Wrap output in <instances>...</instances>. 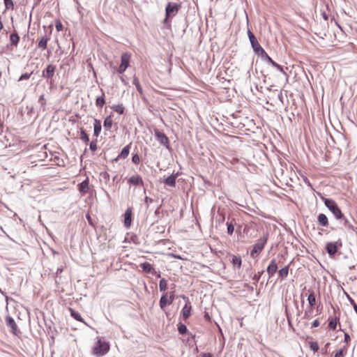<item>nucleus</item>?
I'll return each mask as SVG.
<instances>
[{
  "label": "nucleus",
  "instance_id": "obj_40",
  "mask_svg": "<svg viewBox=\"0 0 357 357\" xmlns=\"http://www.w3.org/2000/svg\"><path fill=\"white\" fill-rule=\"evenodd\" d=\"M310 347L314 352H317L319 349V344L317 342H311L310 343Z\"/></svg>",
  "mask_w": 357,
  "mask_h": 357
},
{
  "label": "nucleus",
  "instance_id": "obj_54",
  "mask_svg": "<svg viewBox=\"0 0 357 357\" xmlns=\"http://www.w3.org/2000/svg\"><path fill=\"white\" fill-rule=\"evenodd\" d=\"M319 326V321L318 319H315L313 322H312V326L313 327H318Z\"/></svg>",
  "mask_w": 357,
  "mask_h": 357
},
{
  "label": "nucleus",
  "instance_id": "obj_2",
  "mask_svg": "<svg viewBox=\"0 0 357 357\" xmlns=\"http://www.w3.org/2000/svg\"><path fill=\"white\" fill-rule=\"evenodd\" d=\"M109 350V343L99 339L93 348V354L96 356H102L105 355Z\"/></svg>",
  "mask_w": 357,
  "mask_h": 357
},
{
  "label": "nucleus",
  "instance_id": "obj_49",
  "mask_svg": "<svg viewBox=\"0 0 357 357\" xmlns=\"http://www.w3.org/2000/svg\"><path fill=\"white\" fill-rule=\"evenodd\" d=\"M285 314H286V316H287V319L288 323L290 325L291 324V318H290V316H289V312H288L287 306H285Z\"/></svg>",
  "mask_w": 357,
  "mask_h": 357
},
{
  "label": "nucleus",
  "instance_id": "obj_62",
  "mask_svg": "<svg viewBox=\"0 0 357 357\" xmlns=\"http://www.w3.org/2000/svg\"><path fill=\"white\" fill-rule=\"evenodd\" d=\"M205 317H206V319H209V318H210V317H209V315H208V313H206V314H205Z\"/></svg>",
  "mask_w": 357,
  "mask_h": 357
},
{
  "label": "nucleus",
  "instance_id": "obj_48",
  "mask_svg": "<svg viewBox=\"0 0 357 357\" xmlns=\"http://www.w3.org/2000/svg\"><path fill=\"white\" fill-rule=\"evenodd\" d=\"M153 199H151V198H150V197H145V198H144V202L146 203V207H147V208L149 207V204L150 203H152V202H153Z\"/></svg>",
  "mask_w": 357,
  "mask_h": 357
},
{
  "label": "nucleus",
  "instance_id": "obj_11",
  "mask_svg": "<svg viewBox=\"0 0 357 357\" xmlns=\"http://www.w3.org/2000/svg\"><path fill=\"white\" fill-rule=\"evenodd\" d=\"M269 278L273 277L278 271V263L275 259H273L266 268Z\"/></svg>",
  "mask_w": 357,
  "mask_h": 357
},
{
  "label": "nucleus",
  "instance_id": "obj_22",
  "mask_svg": "<svg viewBox=\"0 0 357 357\" xmlns=\"http://www.w3.org/2000/svg\"><path fill=\"white\" fill-rule=\"evenodd\" d=\"M49 40V38L47 36H43L40 38L38 41V47L41 48L42 50H45L47 48V44Z\"/></svg>",
  "mask_w": 357,
  "mask_h": 357
},
{
  "label": "nucleus",
  "instance_id": "obj_5",
  "mask_svg": "<svg viewBox=\"0 0 357 357\" xmlns=\"http://www.w3.org/2000/svg\"><path fill=\"white\" fill-rule=\"evenodd\" d=\"M130 60V54L128 52H124L121 54V64L119 67L117 68L116 71L119 74H122L126 71V70L129 66Z\"/></svg>",
  "mask_w": 357,
  "mask_h": 357
},
{
  "label": "nucleus",
  "instance_id": "obj_15",
  "mask_svg": "<svg viewBox=\"0 0 357 357\" xmlns=\"http://www.w3.org/2000/svg\"><path fill=\"white\" fill-rule=\"evenodd\" d=\"M6 325L10 328V331L13 333H16L17 331V327L15 324V320L10 316H7L6 317Z\"/></svg>",
  "mask_w": 357,
  "mask_h": 357
},
{
  "label": "nucleus",
  "instance_id": "obj_21",
  "mask_svg": "<svg viewBox=\"0 0 357 357\" xmlns=\"http://www.w3.org/2000/svg\"><path fill=\"white\" fill-rule=\"evenodd\" d=\"M20 41V36L17 32L13 33L10 35V45L17 47Z\"/></svg>",
  "mask_w": 357,
  "mask_h": 357
},
{
  "label": "nucleus",
  "instance_id": "obj_30",
  "mask_svg": "<svg viewBox=\"0 0 357 357\" xmlns=\"http://www.w3.org/2000/svg\"><path fill=\"white\" fill-rule=\"evenodd\" d=\"M112 124H113V120H112V117L110 116H107L104 120V123H103L104 126L105 128H107V129H110L112 126Z\"/></svg>",
  "mask_w": 357,
  "mask_h": 357
},
{
  "label": "nucleus",
  "instance_id": "obj_31",
  "mask_svg": "<svg viewBox=\"0 0 357 357\" xmlns=\"http://www.w3.org/2000/svg\"><path fill=\"white\" fill-rule=\"evenodd\" d=\"M112 109L119 114H122L124 112V107L123 105H112Z\"/></svg>",
  "mask_w": 357,
  "mask_h": 357
},
{
  "label": "nucleus",
  "instance_id": "obj_4",
  "mask_svg": "<svg viewBox=\"0 0 357 357\" xmlns=\"http://www.w3.org/2000/svg\"><path fill=\"white\" fill-rule=\"evenodd\" d=\"M181 6L177 3L169 2L165 8V18L164 23H167L169 18L174 17L178 12Z\"/></svg>",
  "mask_w": 357,
  "mask_h": 357
},
{
  "label": "nucleus",
  "instance_id": "obj_36",
  "mask_svg": "<svg viewBox=\"0 0 357 357\" xmlns=\"http://www.w3.org/2000/svg\"><path fill=\"white\" fill-rule=\"evenodd\" d=\"M70 314L77 321L84 322L83 319L82 318L81 315L77 312L70 309Z\"/></svg>",
  "mask_w": 357,
  "mask_h": 357
},
{
  "label": "nucleus",
  "instance_id": "obj_60",
  "mask_svg": "<svg viewBox=\"0 0 357 357\" xmlns=\"http://www.w3.org/2000/svg\"><path fill=\"white\" fill-rule=\"evenodd\" d=\"M159 213V208H158L155 211V215H158Z\"/></svg>",
  "mask_w": 357,
  "mask_h": 357
},
{
  "label": "nucleus",
  "instance_id": "obj_14",
  "mask_svg": "<svg viewBox=\"0 0 357 357\" xmlns=\"http://www.w3.org/2000/svg\"><path fill=\"white\" fill-rule=\"evenodd\" d=\"M141 267L145 273H151L152 275H156L157 271L153 267V266L149 262H144L141 264Z\"/></svg>",
  "mask_w": 357,
  "mask_h": 357
},
{
  "label": "nucleus",
  "instance_id": "obj_47",
  "mask_svg": "<svg viewBox=\"0 0 357 357\" xmlns=\"http://www.w3.org/2000/svg\"><path fill=\"white\" fill-rule=\"evenodd\" d=\"M273 67H275L281 73H282L283 74L286 75V73L284 71L283 68H282V66H280L278 63H275V65H274Z\"/></svg>",
  "mask_w": 357,
  "mask_h": 357
},
{
  "label": "nucleus",
  "instance_id": "obj_63",
  "mask_svg": "<svg viewBox=\"0 0 357 357\" xmlns=\"http://www.w3.org/2000/svg\"><path fill=\"white\" fill-rule=\"evenodd\" d=\"M324 17L325 20H327V17H326V15H324Z\"/></svg>",
  "mask_w": 357,
  "mask_h": 357
},
{
  "label": "nucleus",
  "instance_id": "obj_7",
  "mask_svg": "<svg viewBox=\"0 0 357 357\" xmlns=\"http://www.w3.org/2000/svg\"><path fill=\"white\" fill-rule=\"evenodd\" d=\"M342 246L341 240H338L335 242H329L326 245V250L329 256L332 257L335 255L339 248Z\"/></svg>",
  "mask_w": 357,
  "mask_h": 357
},
{
  "label": "nucleus",
  "instance_id": "obj_17",
  "mask_svg": "<svg viewBox=\"0 0 357 357\" xmlns=\"http://www.w3.org/2000/svg\"><path fill=\"white\" fill-rule=\"evenodd\" d=\"M78 190L80 193L85 194L89 190V179L86 178L84 181L78 185Z\"/></svg>",
  "mask_w": 357,
  "mask_h": 357
},
{
  "label": "nucleus",
  "instance_id": "obj_38",
  "mask_svg": "<svg viewBox=\"0 0 357 357\" xmlns=\"http://www.w3.org/2000/svg\"><path fill=\"white\" fill-rule=\"evenodd\" d=\"M227 233L229 235H231L234 231V227L231 222H227Z\"/></svg>",
  "mask_w": 357,
  "mask_h": 357
},
{
  "label": "nucleus",
  "instance_id": "obj_64",
  "mask_svg": "<svg viewBox=\"0 0 357 357\" xmlns=\"http://www.w3.org/2000/svg\"><path fill=\"white\" fill-rule=\"evenodd\" d=\"M0 75H1V73H0Z\"/></svg>",
  "mask_w": 357,
  "mask_h": 357
},
{
  "label": "nucleus",
  "instance_id": "obj_57",
  "mask_svg": "<svg viewBox=\"0 0 357 357\" xmlns=\"http://www.w3.org/2000/svg\"><path fill=\"white\" fill-rule=\"evenodd\" d=\"M0 293L5 296L6 301H8V297L6 295L5 292L3 291L1 289H0Z\"/></svg>",
  "mask_w": 357,
  "mask_h": 357
},
{
  "label": "nucleus",
  "instance_id": "obj_1",
  "mask_svg": "<svg viewBox=\"0 0 357 357\" xmlns=\"http://www.w3.org/2000/svg\"><path fill=\"white\" fill-rule=\"evenodd\" d=\"M325 206L329 209V211L333 214L336 219L340 220L344 218V214L342 213L340 208L336 204V202L331 199L325 198L324 199Z\"/></svg>",
  "mask_w": 357,
  "mask_h": 357
},
{
  "label": "nucleus",
  "instance_id": "obj_19",
  "mask_svg": "<svg viewBox=\"0 0 357 357\" xmlns=\"http://www.w3.org/2000/svg\"><path fill=\"white\" fill-rule=\"evenodd\" d=\"M317 222L319 225L323 226V227H328L329 225L328 218L324 213H320L318 215Z\"/></svg>",
  "mask_w": 357,
  "mask_h": 357
},
{
  "label": "nucleus",
  "instance_id": "obj_58",
  "mask_svg": "<svg viewBox=\"0 0 357 357\" xmlns=\"http://www.w3.org/2000/svg\"><path fill=\"white\" fill-rule=\"evenodd\" d=\"M155 275L156 277H158V278H160V272H158V271H157V273H156V275Z\"/></svg>",
  "mask_w": 357,
  "mask_h": 357
},
{
  "label": "nucleus",
  "instance_id": "obj_25",
  "mask_svg": "<svg viewBox=\"0 0 357 357\" xmlns=\"http://www.w3.org/2000/svg\"><path fill=\"white\" fill-rule=\"evenodd\" d=\"M289 266H285L284 267L282 268L279 271L278 274H279V276L282 279H284V278H286L287 277L288 273H289Z\"/></svg>",
  "mask_w": 357,
  "mask_h": 357
},
{
  "label": "nucleus",
  "instance_id": "obj_20",
  "mask_svg": "<svg viewBox=\"0 0 357 357\" xmlns=\"http://www.w3.org/2000/svg\"><path fill=\"white\" fill-rule=\"evenodd\" d=\"M130 152V145H127L123 148L121 152L119 153L116 160L119 159H125L128 157Z\"/></svg>",
  "mask_w": 357,
  "mask_h": 357
},
{
  "label": "nucleus",
  "instance_id": "obj_35",
  "mask_svg": "<svg viewBox=\"0 0 357 357\" xmlns=\"http://www.w3.org/2000/svg\"><path fill=\"white\" fill-rule=\"evenodd\" d=\"M347 349V347L344 346L342 349L337 351L334 355V357H344L346 355L345 350Z\"/></svg>",
  "mask_w": 357,
  "mask_h": 357
},
{
  "label": "nucleus",
  "instance_id": "obj_8",
  "mask_svg": "<svg viewBox=\"0 0 357 357\" xmlns=\"http://www.w3.org/2000/svg\"><path fill=\"white\" fill-rule=\"evenodd\" d=\"M55 70V66L49 64L47 66L46 68L42 71V77L50 79V83L51 84L53 83L52 77L54 75Z\"/></svg>",
  "mask_w": 357,
  "mask_h": 357
},
{
  "label": "nucleus",
  "instance_id": "obj_13",
  "mask_svg": "<svg viewBox=\"0 0 357 357\" xmlns=\"http://www.w3.org/2000/svg\"><path fill=\"white\" fill-rule=\"evenodd\" d=\"M132 222V210L128 208L124 213V225L126 227H130Z\"/></svg>",
  "mask_w": 357,
  "mask_h": 357
},
{
  "label": "nucleus",
  "instance_id": "obj_34",
  "mask_svg": "<svg viewBox=\"0 0 357 357\" xmlns=\"http://www.w3.org/2000/svg\"><path fill=\"white\" fill-rule=\"evenodd\" d=\"M167 286V282L165 278H162L159 282V288L160 291H165Z\"/></svg>",
  "mask_w": 357,
  "mask_h": 357
},
{
  "label": "nucleus",
  "instance_id": "obj_56",
  "mask_svg": "<svg viewBox=\"0 0 357 357\" xmlns=\"http://www.w3.org/2000/svg\"><path fill=\"white\" fill-rule=\"evenodd\" d=\"M174 301V294H172L170 297H169V305L171 304Z\"/></svg>",
  "mask_w": 357,
  "mask_h": 357
},
{
  "label": "nucleus",
  "instance_id": "obj_39",
  "mask_svg": "<svg viewBox=\"0 0 357 357\" xmlns=\"http://www.w3.org/2000/svg\"><path fill=\"white\" fill-rule=\"evenodd\" d=\"M178 331L179 333L184 334L187 331V327H186V326L185 324H183L180 323L178 325Z\"/></svg>",
  "mask_w": 357,
  "mask_h": 357
},
{
  "label": "nucleus",
  "instance_id": "obj_29",
  "mask_svg": "<svg viewBox=\"0 0 357 357\" xmlns=\"http://www.w3.org/2000/svg\"><path fill=\"white\" fill-rule=\"evenodd\" d=\"M242 260L240 256L234 255L232 257V264L234 266H236L238 268H241Z\"/></svg>",
  "mask_w": 357,
  "mask_h": 357
},
{
  "label": "nucleus",
  "instance_id": "obj_37",
  "mask_svg": "<svg viewBox=\"0 0 357 357\" xmlns=\"http://www.w3.org/2000/svg\"><path fill=\"white\" fill-rule=\"evenodd\" d=\"M133 84H135V86H136L137 91L139 93L142 94V93H143L142 88L141 85L139 84V80L137 78L135 77L133 79Z\"/></svg>",
  "mask_w": 357,
  "mask_h": 357
},
{
  "label": "nucleus",
  "instance_id": "obj_3",
  "mask_svg": "<svg viewBox=\"0 0 357 357\" xmlns=\"http://www.w3.org/2000/svg\"><path fill=\"white\" fill-rule=\"evenodd\" d=\"M268 240V234H265L263 237L257 240V243L254 245L253 249L250 252V256L252 258L256 257L264 249Z\"/></svg>",
  "mask_w": 357,
  "mask_h": 357
},
{
  "label": "nucleus",
  "instance_id": "obj_45",
  "mask_svg": "<svg viewBox=\"0 0 357 357\" xmlns=\"http://www.w3.org/2000/svg\"><path fill=\"white\" fill-rule=\"evenodd\" d=\"M32 73H33L31 72V73H26L22 74V75L20 77V78H19L18 81H22V80H24V79H29V77H31V75H32Z\"/></svg>",
  "mask_w": 357,
  "mask_h": 357
},
{
  "label": "nucleus",
  "instance_id": "obj_41",
  "mask_svg": "<svg viewBox=\"0 0 357 357\" xmlns=\"http://www.w3.org/2000/svg\"><path fill=\"white\" fill-rule=\"evenodd\" d=\"M3 1H4V4H5L6 9H11V10L13 9L14 5H13V2L12 0H3Z\"/></svg>",
  "mask_w": 357,
  "mask_h": 357
},
{
  "label": "nucleus",
  "instance_id": "obj_10",
  "mask_svg": "<svg viewBox=\"0 0 357 357\" xmlns=\"http://www.w3.org/2000/svg\"><path fill=\"white\" fill-rule=\"evenodd\" d=\"M182 298L184 300L187 301L186 303L185 304V305L183 306V307L181 310V314L183 315V319H186L191 314L192 306H191V304H190L188 297L183 296Z\"/></svg>",
  "mask_w": 357,
  "mask_h": 357
},
{
  "label": "nucleus",
  "instance_id": "obj_44",
  "mask_svg": "<svg viewBox=\"0 0 357 357\" xmlns=\"http://www.w3.org/2000/svg\"><path fill=\"white\" fill-rule=\"evenodd\" d=\"M264 271L262 270L261 271L258 272L257 273L255 274L252 278V280L254 281H255V282H257L259 280V279H260L261 275L264 273Z\"/></svg>",
  "mask_w": 357,
  "mask_h": 357
},
{
  "label": "nucleus",
  "instance_id": "obj_61",
  "mask_svg": "<svg viewBox=\"0 0 357 357\" xmlns=\"http://www.w3.org/2000/svg\"><path fill=\"white\" fill-rule=\"evenodd\" d=\"M174 258H176V259H181V257L178 255H174Z\"/></svg>",
  "mask_w": 357,
  "mask_h": 357
},
{
  "label": "nucleus",
  "instance_id": "obj_18",
  "mask_svg": "<svg viewBox=\"0 0 357 357\" xmlns=\"http://www.w3.org/2000/svg\"><path fill=\"white\" fill-rule=\"evenodd\" d=\"M101 129H102L101 121L100 120L95 119L94 123H93V135H94V136L98 137L101 132Z\"/></svg>",
  "mask_w": 357,
  "mask_h": 357
},
{
  "label": "nucleus",
  "instance_id": "obj_33",
  "mask_svg": "<svg viewBox=\"0 0 357 357\" xmlns=\"http://www.w3.org/2000/svg\"><path fill=\"white\" fill-rule=\"evenodd\" d=\"M342 221H343V224L344 225L345 227H347V229H350V230H352V231H355L356 229V227H354L348 220L344 216V218H342L341 219Z\"/></svg>",
  "mask_w": 357,
  "mask_h": 357
},
{
  "label": "nucleus",
  "instance_id": "obj_6",
  "mask_svg": "<svg viewBox=\"0 0 357 357\" xmlns=\"http://www.w3.org/2000/svg\"><path fill=\"white\" fill-rule=\"evenodd\" d=\"M248 36L250 42V44L252 45V47L255 52L256 54H260L264 52V49L261 47L259 42L257 41L256 37L253 34V33L248 30Z\"/></svg>",
  "mask_w": 357,
  "mask_h": 357
},
{
  "label": "nucleus",
  "instance_id": "obj_23",
  "mask_svg": "<svg viewBox=\"0 0 357 357\" xmlns=\"http://www.w3.org/2000/svg\"><path fill=\"white\" fill-rule=\"evenodd\" d=\"M310 294L307 296V301L310 307H313L316 303V298L313 290L309 289Z\"/></svg>",
  "mask_w": 357,
  "mask_h": 357
},
{
  "label": "nucleus",
  "instance_id": "obj_50",
  "mask_svg": "<svg viewBox=\"0 0 357 357\" xmlns=\"http://www.w3.org/2000/svg\"><path fill=\"white\" fill-rule=\"evenodd\" d=\"M350 302H351V304L353 305V307H354L355 312L357 314V304L355 303V301L354 300H352L351 298H350Z\"/></svg>",
  "mask_w": 357,
  "mask_h": 357
},
{
  "label": "nucleus",
  "instance_id": "obj_46",
  "mask_svg": "<svg viewBox=\"0 0 357 357\" xmlns=\"http://www.w3.org/2000/svg\"><path fill=\"white\" fill-rule=\"evenodd\" d=\"M132 161L135 164H138L140 161L139 156L138 154H134L132 157Z\"/></svg>",
  "mask_w": 357,
  "mask_h": 357
},
{
  "label": "nucleus",
  "instance_id": "obj_16",
  "mask_svg": "<svg viewBox=\"0 0 357 357\" xmlns=\"http://www.w3.org/2000/svg\"><path fill=\"white\" fill-rule=\"evenodd\" d=\"M178 174L176 173V174H172L169 176H167L165 179V183L170 187H175L176 185V179L178 176Z\"/></svg>",
  "mask_w": 357,
  "mask_h": 357
},
{
  "label": "nucleus",
  "instance_id": "obj_43",
  "mask_svg": "<svg viewBox=\"0 0 357 357\" xmlns=\"http://www.w3.org/2000/svg\"><path fill=\"white\" fill-rule=\"evenodd\" d=\"M89 149L92 151H96L97 149V139H94V140H92L90 143V145H89Z\"/></svg>",
  "mask_w": 357,
  "mask_h": 357
},
{
  "label": "nucleus",
  "instance_id": "obj_28",
  "mask_svg": "<svg viewBox=\"0 0 357 357\" xmlns=\"http://www.w3.org/2000/svg\"><path fill=\"white\" fill-rule=\"evenodd\" d=\"M259 55H260L263 59H264L265 60H266L270 64H271L273 66L274 65H275V63L268 55V54L265 52V50H264V52L263 53H260L259 54Z\"/></svg>",
  "mask_w": 357,
  "mask_h": 357
},
{
  "label": "nucleus",
  "instance_id": "obj_27",
  "mask_svg": "<svg viewBox=\"0 0 357 357\" xmlns=\"http://www.w3.org/2000/svg\"><path fill=\"white\" fill-rule=\"evenodd\" d=\"M38 102L40 105V110L42 109L44 112L46 107V100L45 98L44 94H42L39 96Z\"/></svg>",
  "mask_w": 357,
  "mask_h": 357
},
{
  "label": "nucleus",
  "instance_id": "obj_55",
  "mask_svg": "<svg viewBox=\"0 0 357 357\" xmlns=\"http://www.w3.org/2000/svg\"><path fill=\"white\" fill-rule=\"evenodd\" d=\"M62 271H63V268H58L57 270H56V274L59 275V274L61 273Z\"/></svg>",
  "mask_w": 357,
  "mask_h": 357
},
{
  "label": "nucleus",
  "instance_id": "obj_9",
  "mask_svg": "<svg viewBox=\"0 0 357 357\" xmlns=\"http://www.w3.org/2000/svg\"><path fill=\"white\" fill-rule=\"evenodd\" d=\"M154 135L160 144L165 146L166 148H169V142L165 134L158 130H155Z\"/></svg>",
  "mask_w": 357,
  "mask_h": 357
},
{
  "label": "nucleus",
  "instance_id": "obj_32",
  "mask_svg": "<svg viewBox=\"0 0 357 357\" xmlns=\"http://www.w3.org/2000/svg\"><path fill=\"white\" fill-rule=\"evenodd\" d=\"M79 138H80L81 140H82L85 143H88L89 141V136H88L87 133L86 132V131L83 128L80 129V137H79Z\"/></svg>",
  "mask_w": 357,
  "mask_h": 357
},
{
  "label": "nucleus",
  "instance_id": "obj_26",
  "mask_svg": "<svg viewBox=\"0 0 357 357\" xmlns=\"http://www.w3.org/2000/svg\"><path fill=\"white\" fill-rule=\"evenodd\" d=\"M169 304V300L167 297V294H163L160 299V307L161 309H164L167 305Z\"/></svg>",
  "mask_w": 357,
  "mask_h": 357
},
{
  "label": "nucleus",
  "instance_id": "obj_52",
  "mask_svg": "<svg viewBox=\"0 0 357 357\" xmlns=\"http://www.w3.org/2000/svg\"><path fill=\"white\" fill-rule=\"evenodd\" d=\"M26 108L28 109V114L31 115L32 113H34V108L33 106H31V107L27 106Z\"/></svg>",
  "mask_w": 357,
  "mask_h": 357
},
{
  "label": "nucleus",
  "instance_id": "obj_42",
  "mask_svg": "<svg viewBox=\"0 0 357 357\" xmlns=\"http://www.w3.org/2000/svg\"><path fill=\"white\" fill-rule=\"evenodd\" d=\"M336 326H337V321H336V319H332L329 321L328 327H329L331 329L335 330V329L336 328Z\"/></svg>",
  "mask_w": 357,
  "mask_h": 357
},
{
  "label": "nucleus",
  "instance_id": "obj_59",
  "mask_svg": "<svg viewBox=\"0 0 357 357\" xmlns=\"http://www.w3.org/2000/svg\"><path fill=\"white\" fill-rule=\"evenodd\" d=\"M202 357H211V354H204Z\"/></svg>",
  "mask_w": 357,
  "mask_h": 357
},
{
  "label": "nucleus",
  "instance_id": "obj_24",
  "mask_svg": "<svg viewBox=\"0 0 357 357\" xmlns=\"http://www.w3.org/2000/svg\"><path fill=\"white\" fill-rule=\"evenodd\" d=\"M105 103V93L102 92L101 96L97 97V98L96 100V105L97 107H99L101 108V107H102V106L104 105Z\"/></svg>",
  "mask_w": 357,
  "mask_h": 357
},
{
  "label": "nucleus",
  "instance_id": "obj_12",
  "mask_svg": "<svg viewBox=\"0 0 357 357\" xmlns=\"http://www.w3.org/2000/svg\"><path fill=\"white\" fill-rule=\"evenodd\" d=\"M128 182L130 185L135 186L139 185H144V181L139 175L132 176L131 177L129 178Z\"/></svg>",
  "mask_w": 357,
  "mask_h": 357
},
{
  "label": "nucleus",
  "instance_id": "obj_53",
  "mask_svg": "<svg viewBox=\"0 0 357 357\" xmlns=\"http://www.w3.org/2000/svg\"><path fill=\"white\" fill-rule=\"evenodd\" d=\"M344 341L346 342H349L351 340L349 335L347 333H344Z\"/></svg>",
  "mask_w": 357,
  "mask_h": 357
},
{
  "label": "nucleus",
  "instance_id": "obj_51",
  "mask_svg": "<svg viewBox=\"0 0 357 357\" xmlns=\"http://www.w3.org/2000/svg\"><path fill=\"white\" fill-rule=\"evenodd\" d=\"M56 29H57V31H61L63 29V25L61 22H57L56 24Z\"/></svg>",
  "mask_w": 357,
  "mask_h": 357
}]
</instances>
